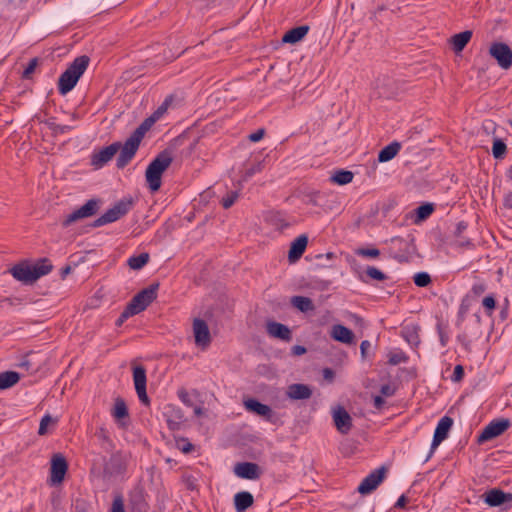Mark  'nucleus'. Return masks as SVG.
Returning a JSON list of instances; mask_svg holds the SVG:
<instances>
[{
    "mask_svg": "<svg viewBox=\"0 0 512 512\" xmlns=\"http://www.w3.org/2000/svg\"><path fill=\"white\" fill-rule=\"evenodd\" d=\"M141 141L133 136H129L124 144H121L119 149L120 153L116 160V166L118 169L125 168L131 160L134 158Z\"/></svg>",
    "mask_w": 512,
    "mask_h": 512,
    "instance_id": "6e6552de",
    "label": "nucleus"
},
{
    "mask_svg": "<svg viewBox=\"0 0 512 512\" xmlns=\"http://www.w3.org/2000/svg\"><path fill=\"white\" fill-rule=\"evenodd\" d=\"M510 425L511 422L507 418H498L492 420L488 425L485 426V428L478 436V443H484L500 436L510 427Z\"/></svg>",
    "mask_w": 512,
    "mask_h": 512,
    "instance_id": "0eeeda50",
    "label": "nucleus"
},
{
    "mask_svg": "<svg viewBox=\"0 0 512 512\" xmlns=\"http://www.w3.org/2000/svg\"><path fill=\"white\" fill-rule=\"evenodd\" d=\"M400 148L401 144L397 141H393L380 150L378 154V161L384 163L392 160L398 154Z\"/></svg>",
    "mask_w": 512,
    "mask_h": 512,
    "instance_id": "cd10ccee",
    "label": "nucleus"
},
{
    "mask_svg": "<svg viewBox=\"0 0 512 512\" xmlns=\"http://www.w3.org/2000/svg\"><path fill=\"white\" fill-rule=\"evenodd\" d=\"M471 37H472V31H470V30H466V31L460 32L458 34H455L452 37V44H453L454 51L461 52L465 48V46L468 44Z\"/></svg>",
    "mask_w": 512,
    "mask_h": 512,
    "instance_id": "c85d7f7f",
    "label": "nucleus"
},
{
    "mask_svg": "<svg viewBox=\"0 0 512 512\" xmlns=\"http://www.w3.org/2000/svg\"><path fill=\"white\" fill-rule=\"evenodd\" d=\"M38 65V58H32L25 70L23 71L22 77L25 79H29L32 75V73L35 71L36 67Z\"/></svg>",
    "mask_w": 512,
    "mask_h": 512,
    "instance_id": "49530a36",
    "label": "nucleus"
},
{
    "mask_svg": "<svg viewBox=\"0 0 512 512\" xmlns=\"http://www.w3.org/2000/svg\"><path fill=\"white\" fill-rule=\"evenodd\" d=\"M385 472L386 469L384 467H380L372 471L362 480V482L357 488V491L362 495H366L374 491L378 487V485L383 481L385 477Z\"/></svg>",
    "mask_w": 512,
    "mask_h": 512,
    "instance_id": "f8f14e48",
    "label": "nucleus"
},
{
    "mask_svg": "<svg viewBox=\"0 0 512 512\" xmlns=\"http://www.w3.org/2000/svg\"><path fill=\"white\" fill-rule=\"evenodd\" d=\"M120 147L121 142H114L109 146L102 148L98 152H94L91 156V165L95 168H102L112 160L115 154L119 151Z\"/></svg>",
    "mask_w": 512,
    "mask_h": 512,
    "instance_id": "ddd939ff",
    "label": "nucleus"
},
{
    "mask_svg": "<svg viewBox=\"0 0 512 512\" xmlns=\"http://www.w3.org/2000/svg\"><path fill=\"white\" fill-rule=\"evenodd\" d=\"M407 503V498L405 495H401L399 499L397 500L395 507L396 508H405Z\"/></svg>",
    "mask_w": 512,
    "mask_h": 512,
    "instance_id": "052dcab7",
    "label": "nucleus"
},
{
    "mask_svg": "<svg viewBox=\"0 0 512 512\" xmlns=\"http://www.w3.org/2000/svg\"><path fill=\"white\" fill-rule=\"evenodd\" d=\"M157 121V116H149L146 118L131 134L139 141H142L145 134L151 129L154 123Z\"/></svg>",
    "mask_w": 512,
    "mask_h": 512,
    "instance_id": "7c9ffc66",
    "label": "nucleus"
},
{
    "mask_svg": "<svg viewBox=\"0 0 512 512\" xmlns=\"http://www.w3.org/2000/svg\"><path fill=\"white\" fill-rule=\"evenodd\" d=\"M504 206L506 208L512 209V192H509L504 197Z\"/></svg>",
    "mask_w": 512,
    "mask_h": 512,
    "instance_id": "680f3d73",
    "label": "nucleus"
},
{
    "mask_svg": "<svg viewBox=\"0 0 512 512\" xmlns=\"http://www.w3.org/2000/svg\"><path fill=\"white\" fill-rule=\"evenodd\" d=\"M126 469V456L121 452H116L111 455L105 470L110 474H120Z\"/></svg>",
    "mask_w": 512,
    "mask_h": 512,
    "instance_id": "5701e85b",
    "label": "nucleus"
},
{
    "mask_svg": "<svg viewBox=\"0 0 512 512\" xmlns=\"http://www.w3.org/2000/svg\"><path fill=\"white\" fill-rule=\"evenodd\" d=\"M353 173L348 170H337L331 177L332 182L339 185H346L353 180Z\"/></svg>",
    "mask_w": 512,
    "mask_h": 512,
    "instance_id": "72a5a7b5",
    "label": "nucleus"
},
{
    "mask_svg": "<svg viewBox=\"0 0 512 512\" xmlns=\"http://www.w3.org/2000/svg\"><path fill=\"white\" fill-rule=\"evenodd\" d=\"M149 254L144 252L139 255H134L128 259V266L133 270L143 268L149 261Z\"/></svg>",
    "mask_w": 512,
    "mask_h": 512,
    "instance_id": "473e14b6",
    "label": "nucleus"
},
{
    "mask_svg": "<svg viewBox=\"0 0 512 512\" xmlns=\"http://www.w3.org/2000/svg\"><path fill=\"white\" fill-rule=\"evenodd\" d=\"M292 351H293V354H295V355H303L304 353H306V348L304 346L295 345L292 348Z\"/></svg>",
    "mask_w": 512,
    "mask_h": 512,
    "instance_id": "e2e57ef3",
    "label": "nucleus"
},
{
    "mask_svg": "<svg viewBox=\"0 0 512 512\" xmlns=\"http://www.w3.org/2000/svg\"><path fill=\"white\" fill-rule=\"evenodd\" d=\"M291 304L301 312H309L315 309L313 301L305 296H293Z\"/></svg>",
    "mask_w": 512,
    "mask_h": 512,
    "instance_id": "2f4dec72",
    "label": "nucleus"
},
{
    "mask_svg": "<svg viewBox=\"0 0 512 512\" xmlns=\"http://www.w3.org/2000/svg\"><path fill=\"white\" fill-rule=\"evenodd\" d=\"M133 381L139 400L141 403L148 406L150 404V399L146 392V369L142 365L133 367Z\"/></svg>",
    "mask_w": 512,
    "mask_h": 512,
    "instance_id": "9d476101",
    "label": "nucleus"
},
{
    "mask_svg": "<svg viewBox=\"0 0 512 512\" xmlns=\"http://www.w3.org/2000/svg\"><path fill=\"white\" fill-rule=\"evenodd\" d=\"M452 425H453V419L450 418L449 416H444L440 419V421L438 422V425L435 429L432 444H431V449L425 459V462L428 461L432 457L437 446L444 439H446L448 432L451 429Z\"/></svg>",
    "mask_w": 512,
    "mask_h": 512,
    "instance_id": "9b49d317",
    "label": "nucleus"
},
{
    "mask_svg": "<svg viewBox=\"0 0 512 512\" xmlns=\"http://www.w3.org/2000/svg\"><path fill=\"white\" fill-rule=\"evenodd\" d=\"M100 200L98 199H90L80 208L74 210L72 213L68 214L64 220L62 221V226L64 228L69 227L71 224L84 219L91 217L97 213L99 210Z\"/></svg>",
    "mask_w": 512,
    "mask_h": 512,
    "instance_id": "423d86ee",
    "label": "nucleus"
},
{
    "mask_svg": "<svg viewBox=\"0 0 512 512\" xmlns=\"http://www.w3.org/2000/svg\"><path fill=\"white\" fill-rule=\"evenodd\" d=\"M485 495V502L491 507L500 506L512 500V494L505 493L500 489H492Z\"/></svg>",
    "mask_w": 512,
    "mask_h": 512,
    "instance_id": "4be33fe9",
    "label": "nucleus"
},
{
    "mask_svg": "<svg viewBox=\"0 0 512 512\" xmlns=\"http://www.w3.org/2000/svg\"><path fill=\"white\" fill-rule=\"evenodd\" d=\"M112 414L117 419H122L128 416V409L125 401L122 398L116 399Z\"/></svg>",
    "mask_w": 512,
    "mask_h": 512,
    "instance_id": "c9c22d12",
    "label": "nucleus"
},
{
    "mask_svg": "<svg viewBox=\"0 0 512 512\" xmlns=\"http://www.w3.org/2000/svg\"><path fill=\"white\" fill-rule=\"evenodd\" d=\"M133 207V200L131 198H124L115 203V205L108 209L103 215L98 217L91 226L96 228L109 223H113L126 215Z\"/></svg>",
    "mask_w": 512,
    "mask_h": 512,
    "instance_id": "20e7f679",
    "label": "nucleus"
},
{
    "mask_svg": "<svg viewBox=\"0 0 512 512\" xmlns=\"http://www.w3.org/2000/svg\"><path fill=\"white\" fill-rule=\"evenodd\" d=\"M68 470V464L65 457L60 454H54L51 459L50 480L52 484H59L64 480Z\"/></svg>",
    "mask_w": 512,
    "mask_h": 512,
    "instance_id": "4468645a",
    "label": "nucleus"
},
{
    "mask_svg": "<svg viewBox=\"0 0 512 512\" xmlns=\"http://www.w3.org/2000/svg\"><path fill=\"white\" fill-rule=\"evenodd\" d=\"M489 53L496 59L501 68L509 69L512 66V50L506 43H493L489 49Z\"/></svg>",
    "mask_w": 512,
    "mask_h": 512,
    "instance_id": "1a4fd4ad",
    "label": "nucleus"
},
{
    "mask_svg": "<svg viewBox=\"0 0 512 512\" xmlns=\"http://www.w3.org/2000/svg\"><path fill=\"white\" fill-rule=\"evenodd\" d=\"M333 420L337 430L342 434H347L352 428V418L341 406L334 410Z\"/></svg>",
    "mask_w": 512,
    "mask_h": 512,
    "instance_id": "f3484780",
    "label": "nucleus"
},
{
    "mask_svg": "<svg viewBox=\"0 0 512 512\" xmlns=\"http://www.w3.org/2000/svg\"><path fill=\"white\" fill-rule=\"evenodd\" d=\"M308 244V237L305 234L298 236L292 243L288 252V259L291 263L296 262L305 252Z\"/></svg>",
    "mask_w": 512,
    "mask_h": 512,
    "instance_id": "6ab92c4d",
    "label": "nucleus"
},
{
    "mask_svg": "<svg viewBox=\"0 0 512 512\" xmlns=\"http://www.w3.org/2000/svg\"><path fill=\"white\" fill-rule=\"evenodd\" d=\"M264 135H265V129L261 128V129H258L256 132L250 134L248 136V139L251 142H258L264 137Z\"/></svg>",
    "mask_w": 512,
    "mask_h": 512,
    "instance_id": "5fc2aeb1",
    "label": "nucleus"
},
{
    "mask_svg": "<svg viewBox=\"0 0 512 512\" xmlns=\"http://www.w3.org/2000/svg\"><path fill=\"white\" fill-rule=\"evenodd\" d=\"M254 503L253 495L248 491H241L234 496V506L236 512H245Z\"/></svg>",
    "mask_w": 512,
    "mask_h": 512,
    "instance_id": "a878e982",
    "label": "nucleus"
},
{
    "mask_svg": "<svg viewBox=\"0 0 512 512\" xmlns=\"http://www.w3.org/2000/svg\"><path fill=\"white\" fill-rule=\"evenodd\" d=\"M371 347V343L368 340H363L360 344V352L362 359H366L367 352Z\"/></svg>",
    "mask_w": 512,
    "mask_h": 512,
    "instance_id": "4d7b16f0",
    "label": "nucleus"
},
{
    "mask_svg": "<svg viewBox=\"0 0 512 512\" xmlns=\"http://www.w3.org/2000/svg\"><path fill=\"white\" fill-rule=\"evenodd\" d=\"M482 305L484 306V308L487 310V314L488 315H491L492 311L495 309L496 307V301H495V298L494 296L492 295H488L486 296L483 301H482Z\"/></svg>",
    "mask_w": 512,
    "mask_h": 512,
    "instance_id": "de8ad7c7",
    "label": "nucleus"
},
{
    "mask_svg": "<svg viewBox=\"0 0 512 512\" xmlns=\"http://www.w3.org/2000/svg\"><path fill=\"white\" fill-rule=\"evenodd\" d=\"M355 253L358 256L368 257V258H377L380 255V250L377 248H358Z\"/></svg>",
    "mask_w": 512,
    "mask_h": 512,
    "instance_id": "c03bdc74",
    "label": "nucleus"
},
{
    "mask_svg": "<svg viewBox=\"0 0 512 512\" xmlns=\"http://www.w3.org/2000/svg\"><path fill=\"white\" fill-rule=\"evenodd\" d=\"M173 158L169 151L160 152L148 165L145 178L149 189L156 192L161 187V179L164 171L171 165Z\"/></svg>",
    "mask_w": 512,
    "mask_h": 512,
    "instance_id": "7ed1b4c3",
    "label": "nucleus"
},
{
    "mask_svg": "<svg viewBox=\"0 0 512 512\" xmlns=\"http://www.w3.org/2000/svg\"><path fill=\"white\" fill-rule=\"evenodd\" d=\"M234 473L243 479L256 480L260 478V467L252 462H240L234 467Z\"/></svg>",
    "mask_w": 512,
    "mask_h": 512,
    "instance_id": "dca6fc26",
    "label": "nucleus"
},
{
    "mask_svg": "<svg viewBox=\"0 0 512 512\" xmlns=\"http://www.w3.org/2000/svg\"><path fill=\"white\" fill-rule=\"evenodd\" d=\"M266 329L267 333L271 337L278 338L287 342L291 341L292 339L291 330L282 323L269 321L267 322Z\"/></svg>",
    "mask_w": 512,
    "mask_h": 512,
    "instance_id": "a211bd4d",
    "label": "nucleus"
},
{
    "mask_svg": "<svg viewBox=\"0 0 512 512\" xmlns=\"http://www.w3.org/2000/svg\"><path fill=\"white\" fill-rule=\"evenodd\" d=\"M71 272V266L67 265L61 269V278L64 279Z\"/></svg>",
    "mask_w": 512,
    "mask_h": 512,
    "instance_id": "338daca9",
    "label": "nucleus"
},
{
    "mask_svg": "<svg viewBox=\"0 0 512 512\" xmlns=\"http://www.w3.org/2000/svg\"><path fill=\"white\" fill-rule=\"evenodd\" d=\"M158 288V283H153L144 288L131 299L127 307L133 311L135 315L144 311L157 298Z\"/></svg>",
    "mask_w": 512,
    "mask_h": 512,
    "instance_id": "39448f33",
    "label": "nucleus"
},
{
    "mask_svg": "<svg viewBox=\"0 0 512 512\" xmlns=\"http://www.w3.org/2000/svg\"><path fill=\"white\" fill-rule=\"evenodd\" d=\"M323 376H324L325 379H328V380L331 381L334 378V372L330 368H325L323 370Z\"/></svg>",
    "mask_w": 512,
    "mask_h": 512,
    "instance_id": "0e129e2a",
    "label": "nucleus"
},
{
    "mask_svg": "<svg viewBox=\"0 0 512 512\" xmlns=\"http://www.w3.org/2000/svg\"><path fill=\"white\" fill-rule=\"evenodd\" d=\"M374 407L378 410L382 409L383 405L385 404V401L384 399L382 398V396H375L374 399Z\"/></svg>",
    "mask_w": 512,
    "mask_h": 512,
    "instance_id": "bf43d9fd",
    "label": "nucleus"
},
{
    "mask_svg": "<svg viewBox=\"0 0 512 512\" xmlns=\"http://www.w3.org/2000/svg\"><path fill=\"white\" fill-rule=\"evenodd\" d=\"M308 31H309V26H307V25H302V26L292 28L291 30H289L288 32H286L284 34V36L282 37V42L295 44V43L299 42L300 40H302L306 36Z\"/></svg>",
    "mask_w": 512,
    "mask_h": 512,
    "instance_id": "bb28decb",
    "label": "nucleus"
},
{
    "mask_svg": "<svg viewBox=\"0 0 512 512\" xmlns=\"http://www.w3.org/2000/svg\"><path fill=\"white\" fill-rule=\"evenodd\" d=\"M286 395L291 400H306L312 396V389L306 384H291L287 388Z\"/></svg>",
    "mask_w": 512,
    "mask_h": 512,
    "instance_id": "aec40b11",
    "label": "nucleus"
},
{
    "mask_svg": "<svg viewBox=\"0 0 512 512\" xmlns=\"http://www.w3.org/2000/svg\"><path fill=\"white\" fill-rule=\"evenodd\" d=\"M52 422V418L50 415H45L41 421H40V425H39V429H38V434L39 435H45L47 433V426L49 425V423Z\"/></svg>",
    "mask_w": 512,
    "mask_h": 512,
    "instance_id": "8fccbe9b",
    "label": "nucleus"
},
{
    "mask_svg": "<svg viewBox=\"0 0 512 512\" xmlns=\"http://www.w3.org/2000/svg\"><path fill=\"white\" fill-rule=\"evenodd\" d=\"M507 152V146L501 139H494L492 146V154L496 159H502Z\"/></svg>",
    "mask_w": 512,
    "mask_h": 512,
    "instance_id": "4c0bfd02",
    "label": "nucleus"
},
{
    "mask_svg": "<svg viewBox=\"0 0 512 512\" xmlns=\"http://www.w3.org/2000/svg\"><path fill=\"white\" fill-rule=\"evenodd\" d=\"M89 57L86 55L79 56L67 67L58 80V91L61 95H66L77 84L89 65Z\"/></svg>",
    "mask_w": 512,
    "mask_h": 512,
    "instance_id": "f03ea898",
    "label": "nucleus"
},
{
    "mask_svg": "<svg viewBox=\"0 0 512 512\" xmlns=\"http://www.w3.org/2000/svg\"><path fill=\"white\" fill-rule=\"evenodd\" d=\"M269 223L277 230H284L290 226V223L286 221L283 215L279 212L272 213L268 218Z\"/></svg>",
    "mask_w": 512,
    "mask_h": 512,
    "instance_id": "f704fd0d",
    "label": "nucleus"
},
{
    "mask_svg": "<svg viewBox=\"0 0 512 512\" xmlns=\"http://www.w3.org/2000/svg\"><path fill=\"white\" fill-rule=\"evenodd\" d=\"M19 367L21 368H26L27 370L29 369L30 367V362L29 360H27L26 358H24L20 363H19Z\"/></svg>",
    "mask_w": 512,
    "mask_h": 512,
    "instance_id": "774afa93",
    "label": "nucleus"
},
{
    "mask_svg": "<svg viewBox=\"0 0 512 512\" xmlns=\"http://www.w3.org/2000/svg\"><path fill=\"white\" fill-rule=\"evenodd\" d=\"M414 283L418 287H427L431 283V276L427 272H418L413 277Z\"/></svg>",
    "mask_w": 512,
    "mask_h": 512,
    "instance_id": "79ce46f5",
    "label": "nucleus"
},
{
    "mask_svg": "<svg viewBox=\"0 0 512 512\" xmlns=\"http://www.w3.org/2000/svg\"><path fill=\"white\" fill-rule=\"evenodd\" d=\"M365 275L376 281H385L388 278L386 274L374 266H368Z\"/></svg>",
    "mask_w": 512,
    "mask_h": 512,
    "instance_id": "ea45409f",
    "label": "nucleus"
},
{
    "mask_svg": "<svg viewBox=\"0 0 512 512\" xmlns=\"http://www.w3.org/2000/svg\"><path fill=\"white\" fill-rule=\"evenodd\" d=\"M263 169H264V161L263 160L253 163L250 167H248L244 171V173L242 175V180L247 181L249 178H251L256 173H260Z\"/></svg>",
    "mask_w": 512,
    "mask_h": 512,
    "instance_id": "58836bf2",
    "label": "nucleus"
},
{
    "mask_svg": "<svg viewBox=\"0 0 512 512\" xmlns=\"http://www.w3.org/2000/svg\"><path fill=\"white\" fill-rule=\"evenodd\" d=\"M53 269V265L48 258H40L36 262L31 263L27 260L15 264L9 269V273L17 281L25 284H34L42 276L49 274Z\"/></svg>",
    "mask_w": 512,
    "mask_h": 512,
    "instance_id": "f257e3e1",
    "label": "nucleus"
},
{
    "mask_svg": "<svg viewBox=\"0 0 512 512\" xmlns=\"http://www.w3.org/2000/svg\"><path fill=\"white\" fill-rule=\"evenodd\" d=\"M134 312L131 311L127 306L120 314L119 318L116 321L117 326H121L129 317L134 316Z\"/></svg>",
    "mask_w": 512,
    "mask_h": 512,
    "instance_id": "3c124183",
    "label": "nucleus"
},
{
    "mask_svg": "<svg viewBox=\"0 0 512 512\" xmlns=\"http://www.w3.org/2000/svg\"><path fill=\"white\" fill-rule=\"evenodd\" d=\"M331 337L344 344H352L354 341V333L349 328L336 324L332 327Z\"/></svg>",
    "mask_w": 512,
    "mask_h": 512,
    "instance_id": "b1692460",
    "label": "nucleus"
},
{
    "mask_svg": "<svg viewBox=\"0 0 512 512\" xmlns=\"http://www.w3.org/2000/svg\"><path fill=\"white\" fill-rule=\"evenodd\" d=\"M111 512H125L122 496H116L112 502Z\"/></svg>",
    "mask_w": 512,
    "mask_h": 512,
    "instance_id": "09e8293b",
    "label": "nucleus"
},
{
    "mask_svg": "<svg viewBox=\"0 0 512 512\" xmlns=\"http://www.w3.org/2000/svg\"><path fill=\"white\" fill-rule=\"evenodd\" d=\"M193 333L195 338V344L198 347L206 348L209 346L211 342V335L209 331V327L207 323L200 319L196 318L193 321Z\"/></svg>",
    "mask_w": 512,
    "mask_h": 512,
    "instance_id": "2eb2a0df",
    "label": "nucleus"
},
{
    "mask_svg": "<svg viewBox=\"0 0 512 512\" xmlns=\"http://www.w3.org/2000/svg\"><path fill=\"white\" fill-rule=\"evenodd\" d=\"M486 291V285L482 282L473 284L471 292L474 296H480Z\"/></svg>",
    "mask_w": 512,
    "mask_h": 512,
    "instance_id": "864d4df0",
    "label": "nucleus"
},
{
    "mask_svg": "<svg viewBox=\"0 0 512 512\" xmlns=\"http://www.w3.org/2000/svg\"><path fill=\"white\" fill-rule=\"evenodd\" d=\"M466 229H467L466 222L460 221L457 224L456 229L454 231V241H453L454 246H456L458 248H472L473 247V243L471 242V240L469 238L463 236V233L466 231Z\"/></svg>",
    "mask_w": 512,
    "mask_h": 512,
    "instance_id": "393cba45",
    "label": "nucleus"
},
{
    "mask_svg": "<svg viewBox=\"0 0 512 512\" xmlns=\"http://www.w3.org/2000/svg\"><path fill=\"white\" fill-rule=\"evenodd\" d=\"M464 376V368L461 365H456L452 374V381L459 382Z\"/></svg>",
    "mask_w": 512,
    "mask_h": 512,
    "instance_id": "603ef678",
    "label": "nucleus"
},
{
    "mask_svg": "<svg viewBox=\"0 0 512 512\" xmlns=\"http://www.w3.org/2000/svg\"><path fill=\"white\" fill-rule=\"evenodd\" d=\"M239 193L237 191H231L226 197H224L221 201L223 208H230L238 199Z\"/></svg>",
    "mask_w": 512,
    "mask_h": 512,
    "instance_id": "a18cd8bd",
    "label": "nucleus"
},
{
    "mask_svg": "<svg viewBox=\"0 0 512 512\" xmlns=\"http://www.w3.org/2000/svg\"><path fill=\"white\" fill-rule=\"evenodd\" d=\"M244 406L248 411L254 412L255 414L262 416L267 420H271L273 412L270 406L263 404L253 398L246 400L244 402Z\"/></svg>",
    "mask_w": 512,
    "mask_h": 512,
    "instance_id": "412c9836",
    "label": "nucleus"
},
{
    "mask_svg": "<svg viewBox=\"0 0 512 512\" xmlns=\"http://www.w3.org/2000/svg\"><path fill=\"white\" fill-rule=\"evenodd\" d=\"M181 450L182 452L184 453H189L193 450V445L189 442L185 443L182 447H181Z\"/></svg>",
    "mask_w": 512,
    "mask_h": 512,
    "instance_id": "69168bd1",
    "label": "nucleus"
},
{
    "mask_svg": "<svg viewBox=\"0 0 512 512\" xmlns=\"http://www.w3.org/2000/svg\"><path fill=\"white\" fill-rule=\"evenodd\" d=\"M434 211V206L431 203L420 205L416 209V221H423L427 219Z\"/></svg>",
    "mask_w": 512,
    "mask_h": 512,
    "instance_id": "e433bc0d",
    "label": "nucleus"
},
{
    "mask_svg": "<svg viewBox=\"0 0 512 512\" xmlns=\"http://www.w3.org/2000/svg\"><path fill=\"white\" fill-rule=\"evenodd\" d=\"M380 392L382 395L390 397L394 395L395 389L391 385L385 384L381 386Z\"/></svg>",
    "mask_w": 512,
    "mask_h": 512,
    "instance_id": "13d9d810",
    "label": "nucleus"
},
{
    "mask_svg": "<svg viewBox=\"0 0 512 512\" xmlns=\"http://www.w3.org/2000/svg\"><path fill=\"white\" fill-rule=\"evenodd\" d=\"M182 422V415H178L177 420L167 419L168 427L171 430H178Z\"/></svg>",
    "mask_w": 512,
    "mask_h": 512,
    "instance_id": "6e6d98bb",
    "label": "nucleus"
},
{
    "mask_svg": "<svg viewBox=\"0 0 512 512\" xmlns=\"http://www.w3.org/2000/svg\"><path fill=\"white\" fill-rule=\"evenodd\" d=\"M47 126L54 134H64L75 128L73 125H61L55 121H48Z\"/></svg>",
    "mask_w": 512,
    "mask_h": 512,
    "instance_id": "a19ab883",
    "label": "nucleus"
},
{
    "mask_svg": "<svg viewBox=\"0 0 512 512\" xmlns=\"http://www.w3.org/2000/svg\"><path fill=\"white\" fill-rule=\"evenodd\" d=\"M20 380V375L15 371H5L0 373V390L8 389Z\"/></svg>",
    "mask_w": 512,
    "mask_h": 512,
    "instance_id": "c756f323",
    "label": "nucleus"
},
{
    "mask_svg": "<svg viewBox=\"0 0 512 512\" xmlns=\"http://www.w3.org/2000/svg\"><path fill=\"white\" fill-rule=\"evenodd\" d=\"M407 360L408 357L403 352L390 353L388 356V363L390 365H398L401 363H405Z\"/></svg>",
    "mask_w": 512,
    "mask_h": 512,
    "instance_id": "37998d69",
    "label": "nucleus"
}]
</instances>
